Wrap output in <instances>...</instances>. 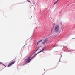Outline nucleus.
Listing matches in <instances>:
<instances>
[{
	"label": "nucleus",
	"instance_id": "nucleus-5",
	"mask_svg": "<svg viewBox=\"0 0 75 75\" xmlns=\"http://www.w3.org/2000/svg\"><path fill=\"white\" fill-rule=\"evenodd\" d=\"M58 1H59V0H57L56 2H54V3L53 4V5H55V4H57V3L58 2Z\"/></svg>",
	"mask_w": 75,
	"mask_h": 75
},
{
	"label": "nucleus",
	"instance_id": "nucleus-2",
	"mask_svg": "<svg viewBox=\"0 0 75 75\" xmlns=\"http://www.w3.org/2000/svg\"><path fill=\"white\" fill-rule=\"evenodd\" d=\"M59 31V26L58 25H56L55 27V33H58Z\"/></svg>",
	"mask_w": 75,
	"mask_h": 75
},
{
	"label": "nucleus",
	"instance_id": "nucleus-10",
	"mask_svg": "<svg viewBox=\"0 0 75 75\" xmlns=\"http://www.w3.org/2000/svg\"><path fill=\"white\" fill-rule=\"evenodd\" d=\"M0 64H2L3 65V64L1 63V62H0Z\"/></svg>",
	"mask_w": 75,
	"mask_h": 75
},
{
	"label": "nucleus",
	"instance_id": "nucleus-1",
	"mask_svg": "<svg viewBox=\"0 0 75 75\" xmlns=\"http://www.w3.org/2000/svg\"><path fill=\"white\" fill-rule=\"evenodd\" d=\"M31 56H32V55L28 57L27 59L24 60V61L22 63V65H26V64L30 63L31 62V60L33 59L34 57H35V55L32 57H31Z\"/></svg>",
	"mask_w": 75,
	"mask_h": 75
},
{
	"label": "nucleus",
	"instance_id": "nucleus-7",
	"mask_svg": "<svg viewBox=\"0 0 75 75\" xmlns=\"http://www.w3.org/2000/svg\"><path fill=\"white\" fill-rule=\"evenodd\" d=\"M41 41H42V40H40L39 41L38 43H37V45H38V44H39V43L41 42Z\"/></svg>",
	"mask_w": 75,
	"mask_h": 75
},
{
	"label": "nucleus",
	"instance_id": "nucleus-3",
	"mask_svg": "<svg viewBox=\"0 0 75 75\" xmlns=\"http://www.w3.org/2000/svg\"><path fill=\"white\" fill-rule=\"evenodd\" d=\"M16 62V61H12L11 63H10L8 65V67H11L12 65H13Z\"/></svg>",
	"mask_w": 75,
	"mask_h": 75
},
{
	"label": "nucleus",
	"instance_id": "nucleus-11",
	"mask_svg": "<svg viewBox=\"0 0 75 75\" xmlns=\"http://www.w3.org/2000/svg\"><path fill=\"white\" fill-rule=\"evenodd\" d=\"M28 1V2H30V1Z\"/></svg>",
	"mask_w": 75,
	"mask_h": 75
},
{
	"label": "nucleus",
	"instance_id": "nucleus-8",
	"mask_svg": "<svg viewBox=\"0 0 75 75\" xmlns=\"http://www.w3.org/2000/svg\"><path fill=\"white\" fill-rule=\"evenodd\" d=\"M53 29H52L51 30V32H52V31H53Z\"/></svg>",
	"mask_w": 75,
	"mask_h": 75
},
{
	"label": "nucleus",
	"instance_id": "nucleus-6",
	"mask_svg": "<svg viewBox=\"0 0 75 75\" xmlns=\"http://www.w3.org/2000/svg\"><path fill=\"white\" fill-rule=\"evenodd\" d=\"M44 50V48H43L39 52H43Z\"/></svg>",
	"mask_w": 75,
	"mask_h": 75
},
{
	"label": "nucleus",
	"instance_id": "nucleus-9",
	"mask_svg": "<svg viewBox=\"0 0 75 75\" xmlns=\"http://www.w3.org/2000/svg\"><path fill=\"white\" fill-rule=\"evenodd\" d=\"M67 51L68 52V51H71V50H68V51Z\"/></svg>",
	"mask_w": 75,
	"mask_h": 75
},
{
	"label": "nucleus",
	"instance_id": "nucleus-4",
	"mask_svg": "<svg viewBox=\"0 0 75 75\" xmlns=\"http://www.w3.org/2000/svg\"><path fill=\"white\" fill-rule=\"evenodd\" d=\"M48 41V39H45L44 41L42 42V44H45L46 43V42H47Z\"/></svg>",
	"mask_w": 75,
	"mask_h": 75
}]
</instances>
